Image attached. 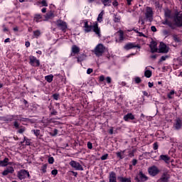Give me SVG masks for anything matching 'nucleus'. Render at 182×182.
<instances>
[{"mask_svg": "<svg viewBox=\"0 0 182 182\" xmlns=\"http://www.w3.org/2000/svg\"><path fill=\"white\" fill-rule=\"evenodd\" d=\"M105 52H106V47L102 43L98 44L94 50L95 55L98 58L102 56Z\"/></svg>", "mask_w": 182, "mask_h": 182, "instance_id": "f257e3e1", "label": "nucleus"}, {"mask_svg": "<svg viewBox=\"0 0 182 182\" xmlns=\"http://www.w3.org/2000/svg\"><path fill=\"white\" fill-rule=\"evenodd\" d=\"M153 9L147 6L145 11V19H146V21H149V22H153Z\"/></svg>", "mask_w": 182, "mask_h": 182, "instance_id": "f03ea898", "label": "nucleus"}, {"mask_svg": "<svg viewBox=\"0 0 182 182\" xmlns=\"http://www.w3.org/2000/svg\"><path fill=\"white\" fill-rule=\"evenodd\" d=\"M17 177L18 178H19V180H23L26 178V177L29 178V177H31V175L29 174L28 171L21 169L18 172Z\"/></svg>", "mask_w": 182, "mask_h": 182, "instance_id": "7ed1b4c3", "label": "nucleus"}, {"mask_svg": "<svg viewBox=\"0 0 182 182\" xmlns=\"http://www.w3.org/2000/svg\"><path fill=\"white\" fill-rule=\"evenodd\" d=\"M174 22L178 26H182V11L176 13Z\"/></svg>", "mask_w": 182, "mask_h": 182, "instance_id": "20e7f679", "label": "nucleus"}, {"mask_svg": "<svg viewBox=\"0 0 182 182\" xmlns=\"http://www.w3.org/2000/svg\"><path fill=\"white\" fill-rule=\"evenodd\" d=\"M136 181L137 182H144L147 181V176L143 173V171H139V173L138 174V176L135 178Z\"/></svg>", "mask_w": 182, "mask_h": 182, "instance_id": "39448f33", "label": "nucleus"}, {"mask_svg": "<svg viewBox=\"0 0 182 182\" xmlns=\"http://www.w3.org/2000/svg\"><path fill=\"white\" fill-rule=\"evenodd\" d=\"M70 166H71V167H73V168H75V170H80L81 171H83V166H82V165H80V164H79L78 162L71 161L70 162Z\"/></svg>", "mask_w": 182, "mask_h": 182, "instance_id": "423d86ee", "label": "nucleus"}, {"mask_svg": "<svg viewBox=\"0 0 182 182\" xmlns=\"http://www.w3.org/2000/svg\"><path fill=\"white\" fill-rule=\"evenodd\" d=\"M148 171H149V173L150 174V176H152L153 177H154V176H157V174H159V173H160V171L156 166H152V167L149 168Z\"/></svg>", "mask_w": 182, "mask_h": 182, "instance_id": "0eeeda50", "label": "nucleus"}, {"mask_svg": "<svg viewBox=\"0 0 182 182\" xmlns=\"http://www.w3.org/2000/svg\"><path fill=\"white\" fill-rule=\"evenodd\" d=\"M159 53H168V48L164 44V43H161L159 48Z\"/></svg>", "mask_w": 182, "mask_h": 182, "instance_id": "6e6552de", "label": "nucleus"}, {"mask_svg": "<svg viewBox=\"0 0 182 182\" xmlns=\"http://www.w3.org/2000/svg\"><path fill=\"white\" fill-rule=\"evenodd\" d=\"M57 26L60 28L62 31H65V29L68 28V25H66V22H64L62 20L57 21Z\"/></svg>", "mask_w": 182, "mask_h": 182, "instance_id": "1a4fd4ad", "label": "nucleus"}, {"mask_svg": "<svg viewBox=\"0 0 182 182\" xmlns=\"http://www.w3.org/2000/svg\"><path fill=\"white\" fill-rule=\"evenodd\" d=\"M170 179V175L167 173H164L161 177L158 180V182H168Z\"/></svg>", "mask_w": 182, "mask_h": 182, "instance_id": "9d476101", "label": "nucleus"}, {"mask_svg": "<svg viewBox=\"0 0 182 182\" xmlns=\"http://www.w3.org/2000/svg\"><path fill=\"white\" fill-rule=\"evenodd\" d=\"M30 64L32 66L38 67L40 65L39 60L36 59L34 56L30 57Z\"/></svg>", "mask_w": 182, "mask_h": 182, "instance_id": "9b49d317", "label": "nucleus"}, {"mask_svg": "<svg viewBox=\"0 0 182 182\" xmlns=\"http://www.w3.org/2000/svg\"><path fill=\"white\" fill-rule=\"evenodd\" d=\"M124 48L126 50H129L130 49H133V48H138V49H140L141 47L139 45H136L133 43H129L126 44Z\"/></svg>", "mask_w": 182, "mask_h": 182, "instance_id": "f8f14e48", "label": "nucleus"}, {"mask_svg": "<svg viewBox=\"0 0 182 182\" xmlns=\"http://www.w3.org/2000/svg\"><path fill=\"white\" fill-rule=\"evenodd\" d=\"M15 170L14 169V167L9 166L2 172L3 176H8V174H14V172Z\"/></svg>", "mask_w": 182, "mask_h": 182, "instance_id": "ddd939ff", "label": "nucleus"}, {"mask_svg": "<svg viewBox=\"0 0 182 182\" xmlns=\"http://www.w3.org/2000/svg\"><path fill=\"white\" fill-rule=\"evenodd\" d=\"M72 53L71 56H75V55H78L79 52H80V48L77 47L76 45H73L71 48Z\"/></svg>", "mask_w": 182, "mask_h": 182, "instance_id": "4468645a", "label": "nucleus"}, {"mask_svg": "<svg viewBox=\"0 0 182 182\" xmlns=\"http://www.w3.org/2000/svg\"><path fill=\"white\" fill-rule=\"evenodd\" d=\"M181 126H182V120L180 118H177L176 119H175V124H174V127L176 130H180V129H181Z\"/></svg>", "mask_w": 182, "mask_h": 182, "instance_id": "2eb2a0df", "label": "nucleus"}, {"mask_svg": "<svg viewBox=\"0 0 182 182\" xmlns=\"http://www.w3.org/2000/svg\"><path fill=\"white\" fill-rule=\"evenodd\" d=\"M109 182H117V178L116 177V173L112 171L109 173Z\"/></svg>", "mask_w": 182, "mask_h": 182, "instance_id": "dca6fc26", "label": "nucleus"}, {"mask_svg": "<svg viewBox=\"0 0 182 182\" xmlns=\"http://www.w3.org/2000/svg\"><path fill=\"white\" fill-rule=\"evenodd\" d=\"M149 47L151 48V52L152 53L157 52V43H156V41H151Z\"/></svg>", "mask_w": 182, "mask_h": 182, "instance_id": "f3484780", "label": "nucleus"}, {"mask_svg": "<svg viewBox=\"0 0 182 182\" xmlns=\"http://www.w3.org/2000/svg\"><path fill=\"white\" fill-rule=\"evenodd\" d=\"M93 32L97 35L100 38V28H99V26L97 25V23H96L94 26H92Z\"/></svg>", "mask_w": 182, "mask_h": 182, "instance_id": "a211bd4d", "label": "nucleus"}, {"mask_svg": "<svg viewBox=\"0 0 182 182\" xmlns=\"http://www.w3.org/2000/svg\"><path fill=\"white\" fill-rule=\"evenodd\" d=\"M124 120H125V122H129V120H134V115H133L132 113H128L124 116Z\"/></svg>", "mask_w": 182, "mask_h": 182, "instance_id": "6ab92c4d", "label": "nucleus"}, {"mask_svg": "<svg viewBox=\"0 0 182 182\" xmlns=\"http://www.w3.org/2000/svg\"><path fill=\"white\" fill-rule=\"evenodd\" d=\"M8 161H9V159L5 158L3 161H0L1 167H6L8 166Z\"/></svg>", "mask_w": 182, "mask_h": 182, "instance_id": "aec40b11", "label": "nucleus"}, {"mask_svg": "<svg viewBox=\"0 0 182 182\" xmlns=\"http://www.w3.org/2000/svg\"><path fill=\"white\" fill-rule=\"evenodd\" d=\"M117 180L120 182H132L130 178H124L123 176H118Z\"/></svg>", "mask_w": 182, "mask_h": 182, "instance_id": "412c9836", "label": "nucleus"}, {"mask_svg": "<svg viewBox=\"0 0 182 182\" xmlns=\"http://www.w3.org/2000/svg\"><path fill=\"white\" fill-rule=\"evenodd\" d=\"M117 33H119V42H123L124 41V33L123 31L119 30Z\"/></svg>", "mask_w": 182, "mask_h": 182, "instance_id": "4be33fe9", "label": "nucleus"}, {"mask_svg": "<svg viewBox=\"0 0 182 182\" xmlns=\"http://www.w3.org/2000/svg\"><path fill=\"white\" fill-rule=\"evenodd\" d=\"M84 28H85V32H90V31H92L93 26H89V24L87 23V21H86L85 23Z\"/></svg>", "mask_w": 182, "mask_h": 182, "instance_id": "5701e85b", "label": "nucleus"}, {"mask_svg": "<svg viewBox=\"0 0 182 182\" xmlns=\"http://www.w3.org/2000/svg\"><path fill=\"white\" fill-rule=\"evenodd\" d=\"M160 159L165 161V163H167L168 161H170V158L167 155H161Z\"/></svg>", "mask_w": 182, "mask_h": 182, "instance_id": "b1692460", "label": "nucleus"}, {"mask_svg": "<svg viewBox=\"0 0 182 182\" xmlns=\"http://www.w3.org/2000/svg\"><path fill=\"white\" fill-rule=\"evenodd\" d=\"M101 2H102L105 6H110L112 0H101Z\"/></svg>", "mask_w": 182, "mask_h": 182, "instance_id": "393cba45", "label": "nucleus"}, {"mask_svg": "<svg viewBox=\"0 0 182 182\" xmlns=\"http://www.w3.org/2000/svg\"><path fill=\"white\" fill-rule=\"evenodd\" d=\"M103 15H105V11H101V13L98 15V18H97L98 22H102L103 19Z\"/></svg>", "mask_w": 182, "mask_h": 182, "instance_id": "a878e982", "label": "nucleus"}, {"mask_svg": "<svg viewBox=\"0 0 182 182\" xmlns=\"http://www.w3.org/2000/svg\"><path fill=\"white\" fill-rule=\"evenodd\" d=\"M45 79L47 80V82H48V83H50L52 80H53V75H47L46 76Z\"/></svg>", "mask_w": 182, "mask_h": 182, "instance_id": "bb28decb", "label": "nucleus"}, {"mask_svg": "<svg viewBox=\"0 0 182 182\" xmlns=\"http://www.w3.org/2000/svg\"><path fill=\"white\" fill-rule=\"evenodd\" d=\"M53 16V13L50 11L45 15L46 19H50Z\"/></svg>", "mask_w": 182, "mask_h": 182, "instance_id": "cd10ccee", "label": "nucleus"}, {"mask_svg": "<svg viewBox=\"0 0 182 182\" xmlns=\"http://www.w3.org/2000/svg\"><path fill=\"white\" fill-rule=\"evenodd\" d=\"M144 76L146 77H151V71L150 70H147L144 72Z\"/></svg>", "mask_w": 182, "mask_h": 182, "instance_id": "c85d7f7f", "label": "nucleus"}, {"mask_svg": "<svg viewBox=\"0 0 182 182\" xmlns=\"http://www.w3.org/2000/svg\"><path fill=\"white\" fill-rule=\"evenodd\" d=\"M173 39L174 42H177V43L181 42V39L180 38H178V36L176 34H174L173 36Z\"/></svg>", "mask_w": 182, "mask_h": 182, "instance_id": "c756f323", "label": "nucleus"}, {"mask_svg": "<svg viewBox=\"0 0 182 182\" xmlns=\"http://www.w3.org/2000/svg\"><path fill=\"white\" fill-rule=\"evenodd\" d=\"M165 16H166V18H170L171 16V11L166 10L165 11Z\"/></svg>", "mask_w": 182, "mask_h": 182, "instance_id": "7c9ffc66", "label": "nucleus"}, {"mask_svg": "<svg viewBox=\"0 0 182 182\" xmlns=\"http://www.w3.org/2000/svg\"><path fill=\"white\" fill-rule=\"evenodd\" d=\"M168 26H169V28H171V29H176V27H174V24H173V23H171V21H168Z\"/></svg>", "mask_w": 182, "mask_h": 182, "instance_id": "2f4dec72", "label": "nucleus"}, {"mask_svg": "<svg viewBox=\"0 0 182 182\" xmlns=\"http://www.w3.org/2000/svg\"><path fill=\"white\" fill-rule=\"evenodd\" d=\"M33 35L34 36H36V38H38V36H41V31H33Z\"/></svg>", "mask_w": 182, "mask_h": 182, "instance_id": "473e14b6", "label": "nucleus"}, {"mask_svg": "<svg viewBox=\"0 0 182 182\" xmlns=\"http://www.w3.org/2000/svg\"><path fill=\"white\" fill-rule=\"evenodd\" d=\"M35 19H36V22H38L39 19H42V16L41 14H36Z\"/></svg>", "mask_w": 182, "mask_h": 182, "instance_id": "72a5a7b5", "label": "nucleus"}, {"mask_svg": "<svg viewBox=\"0 0 182 182\" xmlns=\"http://www.w3.org/2000/svg\"><path fill=\"white\" fill-rule=\"evenodd\" d=\"M122 154H123V152H117V156L119 157L120 160L123 159L124 158Z\"/></svg>", "mask_w": 182, "mask_h": 182, "instance_id": "f704fd0d", "label": "nucleus"}, {"mask_svg": "<svg viewBox=\"0 0 182 182\" xmlns=\"http://www.w3.org/2000/svg\"><path fill=\"white\" fill-rule=\"evenodd\" d=\"M33 133H34V134H36V136H39V134H41V130H39V129H34L33 130Z\"/></svg>", "mask_w": 182, "mask_h": 182, "instance_id": "c9c22d12", "label": "nucleus"}, {"mask_svg": "<svg viewBox=\"0 0 182 182\" xmlns=\"http://www.w3.org/2000/svg\"><path fill=\"white\" fill-rule=\"evenodd\" d=\"M141 79L139 77H135V83H141Z\"/></svg>", "mask_w": 182, "mask_h": 182, "instance_id": "e433bc0d", "label": "nucleus"}, {"mask_svg": "<svg viewBox=\"0 0 182 182\" xmlns=\"http://www.w3.org/2000/svg\"><path fill=\"white\" fill-rule=\"evenodd\" d=\"M163 35L164 36H168V35H170V32L168 31H167V30H164L163 31Z\"/></svg>", "mask_w": 182, "mask_h": 182, "instance_id": "4c0bfd02", "label": "nucleus"}, {"mask_svg": "<svg viewBox=\"0 0 182 182\" xmlns=\"http://www.w3.org/2000/svg\"><path fill=\"white\" fill-rule=\"evenodd\" d=\"M172 95H174V90H171L168 94V99H173Z\"/></svg>", "mask_w": 182, "mask_h": 182, "instance_id": "58836bf2", "label": "nucleus"}, {"mask_svg": "<svg viewBox=\"0 0 182 182\" xmlns=\"http://www.w3.org/2000/svg\"><path fill=\"white\" fill-rule=\"evenodd\" d=\"M54 161H55V159H53V157L48 158V163H49V164H53Z\"/></svg>", "mask_w": 182, "mask_h": 182, "instance_id": "ea45409f", "label": "nucleus"}, {"mask_svg": "<svg viewBox=\"0 0 182 182\" xmlns=\"http://www.w3.org/2000/svg\"><path fill=\"white\" fill-rule=\"evenodd\" d=\"M139 23H140L141 22V24H142V25H144V19H143V17H141V16H140L139 18Z\"/></svg>", "mask_w": 182, "mask_h": 182, "instance_id": "a19ab883", "label": "nucleus"}, {"mask_svg": "<svg viewBox=\"0 0 182 182\" xmlns=\"http://www.w3.org/2000/svg\"><path fill=\"white\" fill-rule=\"evenodd\" d=\"M107 157H109V154H106L103 155L102 156H101V160H107Z\"/></svg>", "mask_w": 182, "mask_h": 182, "instance_id": "79ce46f5", "label": "nucleus"}, {"mask_svg": "<svg viewBox=\"0 0 182 182\" xmlns=\"http://www.w3.org/2000/svg\"><path fill=\"white\" fill-rule=\"evenodd\" d=\"M168 58V55H166V56H162L159 60V62H163L164 60H166V59H167Z\"/></svg>", "mask_w": 182, "mask_h": 182, "instance_id": "37998d69", "label": "nucleus"}, {"mask_svg": "<svg viewBox=\"0 0 182 182\" xmlns=\"http://www.w3.org/2000/svg\"><path fill=\"white\" fill-rule=\"evenodd\" d=\"M41 4L43 5V6H48V3L46 2V0H42Z\"/></svg>", "mask_w": 182, "mask_h": 182, "instance_id": "c03bdc74", "label": "nucleus"}, {"mask_svg": "<svg viewBox=\"0 0 182 182\" xmlns=\"http://www.w3.org/2000/svg\"><path fill=\"white\" fill-rule=\"evenodd\" d=\"M53 97L55 100H58V99H59V94H54Z\"/></svg>", "mask_w": 182, "mask_h": 182, "instance_id": "a18cd8bd", "label": "nucleus"}, {"mask_svg": "<svg viewBox=\"0 0 182 182\" xmlns=\"http://www.w3.org/2000/svg\"><path fill=\"white\" fill-rule=\"evenodd\" d=\"M87 147H88V149H90V150H92V149H93V145L92 144L91 142H87Z\"/></svg>", "mask_w": 182, "mask_h": 182, "instance_id": "49530a36", "label": "nucleus"}, {"mask_svg": "<svg viewBox=\"0 0 182 182\" xmlns=\"http://www.w3.org/2000/svg\"><path fill=\"white\" fill-rule=\"evenodd\" d=\"M46 167H47V165L46 164H44L42 167V171L43 173H46Z\"/></svg>", "mask_w": 182, "mask_h": 182, "instance_id": "de8ad7c7", "label": "nucleus"}, {"mask_svg": "<svg viewBox=\"0 0 182 182\" xmlns=\"http://www.w3.org/2000/svg\"><path fill=\"white\" fill-rule=\"evenodd\" d=\"M51 174H53V176H56V174H58V170L57 169H54L51 171Z\"/></svg>", "mask_w": 182, "mask_h": 182, "instance_id": "09e8293b", "label": "nucleus"}, {"mask_svg": "<svg viewBox=\"0 0 182 182\" xmlns=\"http://www.w3.org/2000/svg\"><path fill=\"white\" fill-rule=\"evenodd\" d=\"M157 149H159V144H157V142H155L154 144V150H157Z\"/></svg>", "mask_w": 182, "mask_h": 182, "instance_id": "8fccbe9b", "label": "nucleus"}, {"mask_svg": "<svg viewBox=\"0 0 182 182\" xmlns=\"http://www.w3.org/2000/svg\"><path fill=\"white\" fill-rule=\"evenodd\" d=\"M151 31H152V32H157V28H156V26H152L151 27Z\"/></svg>", "mask_w": 182, "mask_h": 182, "instance_id": "3c124183", "label": "nucleus"}, {"mask_svg": "<svg viewBox=\"0 0 182 182\" xmlns=\"http://www.w3.org/2000/svg\"><path fill=\"white\" fill-rule=\"evenodd\" d=\"M18 133H20L21 134H22V133H23V132H25V127H23L20 129H18Z\"/></svg>", "mask_w": 182, "mask_h": 182, "instance_id": "603ef678", "label": "nucleus"}, {"mask_svg": "<svg viewBox=\"0 0 182 182\" xmlns=\"http://www.w3.org/2000/svg\"><path fill=\"white\" fill-rule=\"evenodd\" d=\"M92 72H93V69L92 68H88L87 70V75H90V73H92Z\"/></svg>", "mask_w": 182, "mask_h": 182, "instance_id": "864d4df0", "label": "nucleus"}, {"mask_svg": "<svg viewBox=\"0 0 182 182\" xmlns=\"http://www.w3.org/2000/svg\"><path fill=\"white\" fill-rule=\"evenodd\" d=\"M14 127H16V129H19V123H18V122H14Z\"/></svg>", "mask_w": 182, "mask_h": 182, "instance_id": "5fc2aeb1", "label": "nucleus"}, {"mask_svg": "<svg viewBox=\"0 0 182 182\" xmlns=\"http://www.w3.org/2000/svg\"><path fill=\"white\" fill-rule=\"evenodd\" d=\"M137 164V159L132 160V166H136Z\"/></svg>", "mask_w": 182, "mask_h": 182, "instance_id": "6e6d98bb", "label": "nucleus"}, {"mask_svg": "<svg viewBox=\"0 0 182 182\" xmlns=\"http://www.w3.org/2000/svg\"><path fill=\"white\" fill-rule=\"evenodd\" d=\"M106 80H107V83H112V78H110V77H107L106 78Z\"/></svg>", "mask_w": 182, "mask_h": 182, "instance_id": "4d7b16f0", "label": "nucleus"}, {"mask_svg": "<svg viewBox=\"0 0 182 182\" xmlns=\"http://www.w3.org/2000/svg\"><path fill=\"white\" fill-rule=\"evenodd\" d=\"M56 114H58V112L53 110V112H51V115L56 116Z\"/></svg>", "mask_w": 182, "mask_h": 182, "instance_id": "13d9d810", "label": "nucleus"}, {"mask_svg": "<svg viewBox=\"0 0 182 182\" xmlns=\"http://www.w3.org/2000/svg\"><path fill=\"white\" fill-rule=\"evenodd\" d=\"M103 80H105V76H104V75H101V76L100 77V82H103Z\"/></svg>", "mask_w": 182, "mask_h": 182, "instance_id": "bf43d9fd", "label": "nucleus"}, {"mask_svg": "<svg viewBox=\"0 0 182 182\" xmlns=\"http://www.w3.org/2000/svg\"><path fill=\"white\" fill-rule=\"evenodd\" d=\"M26 48H29L31 46V43H29V41L26 42Z\"/></svg>", "mask_w": 182, "mask_h": 182, "instance_id": "052dcab7", "label": "nucleus"}, {"mask_svg": "<svg viewBox=\"0 0 182 182\" xmlns=\"http://www.w3.org/2000/svg\"><path fill=\"white\" fill-rule=\"evenodd\" d=\"M138 34H139V36H144V38H146V36L143 34V33L141 32H139Z\"/></svg>", "mask_w": 182, "mask_h": 182, "instance_id": "680f3d73", "label": "nucleus"}, {"mask_svg": "<svg viewBox=\"0 0 182 182\" xmlns=\"http://www.w3.org/2000/svg\"><path fill=\"white\" fill-rule=\"evenodd\" d=\"M53 132H54V134L53 136H56V134H58V129H55Z\"/></svg>", "mask_w": 182, "mask_h": 182, "instance_id": "e2e57ef3", "label": "nucleus"}, {"mask_svg": "<svg viewBox=\"0 0 182 182\" xmlns=\"http://www.w3.org/2000/svg\"><path fill=\"white\" fill-rule=\"evenodd\" d=\"M114 21V22H119L120 21V18L115 17Z\"/></svg>", "mask_w": 182, "mask_h": 182, "instance_id": "0e129e2a", "label": "nucleus"}, {"mask_svg": "<svg viewBox=\"0 0 182 182\" xmlns=\"http://www.w3.org/2000/svg\"><path fill=\"white\" fill-rule=\"evenodd\" d=\"M112 4H113L114 6H117L118 3H117V1H113Z\"/></svg>", "mask_w": 182, "mask_h": 182, "instance_id": "69168bd1", "label": "nucleus"}, {"mask_svg": "<svg viewBox=\"0 0 182 182\" xmlns=\"http://www.w3.org/2000/svg\"><path fill=\"white\" fill-rule=\"evenodd\" d=\"M148 85H149V87H151L152 86H154V84H153V82H149L148 83Z\"/></svg>", "mask_w": 182, "mask_h": 182, "instance_id": "338daca9", "label": "nucleus"}, {"mask_svg": "<svg viewBox=\"0 0 182 182\" xmlns=\"http://www.w3.org/2000/svg\"><path fill=\"white\" fill-rule=\"evenodd\" d=\"M77 62L83 61V59H80V57H77Z\"/></svg>", "mask_w": 182, "mask_h": 182, "instance_id": "774afa93", "label": "nucleus"}]
</instances>
